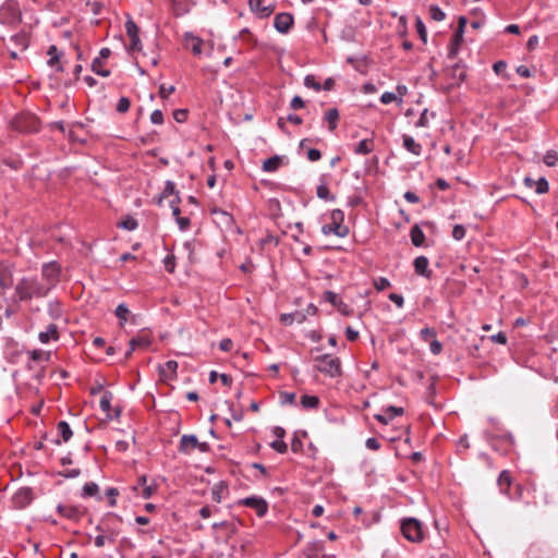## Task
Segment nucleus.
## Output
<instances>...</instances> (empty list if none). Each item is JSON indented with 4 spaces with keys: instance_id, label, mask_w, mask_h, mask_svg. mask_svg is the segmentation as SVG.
<instances>
[{
    "instance_id": "49530a36",
    "label": "nucleus",
    "mask_w": 558,
    "mask_h": 558,
    "mask_svg": "<svg viewBox=\"0 0 558 558\" xmlns=\"http://www.w3.org/2000/svg\"><path fill=\"white\" fill-rule=\"evenodd\" d=\"M429 15L436 22L444 21L446 19V13L436 4H432L429 7Z\"/></svg>"
},
{
    "instance_id": "ea45409f",
    "label": "nucleus",
    "mask_w": 558,
    "mask_h": 558,
    "mask_svg": "<svg viewBox=\"0 0 558 558\" xmlns=\"http://www.w3.org/2000/svg\"><path fill=\"white\" fill-rule=\"evenodd\" d=\"M435 112H429L428 109H424L415 123L416 128H426L429 124V118H435Z\"/></svg>"
},
{
    "instance_id": "680f3d73",
    "label": "nucleus",
    "mask_w": 558,
    "mask_h": 558,
    "mask_svg": "<svg viewBox=\"0 0 558 558\" xmlns=\"http://www.w3.org/2000/svg\"><path fill=\"white\" fill-rule=\"evenodd\" d=\"M452 236L457 241L462 240L465 236V229L462 225H456L452 229Z\"/></svg>"
},
{
    "instance_id": "603ef678",
    "label": "nucleus",
    "mask_w": 558,
    "mask_h": 558,
    "mask_svg": "<svg viewBox=\"0 0 558 558\" xmlns=\"http://www.w3.org/2000/svg\"><path fill=\"white\" fill-rule=\"evenodd\" d=\"M304 85L307 88H313L316 92H319L322 89V85L316 81L315 76L312 74H308L304 77Z\"/></svg>"
},
{
    "instance_id": "4be33fe9",
    "label": "nucleus",
    "mask_w": 558,
    "mask_h": 558,
    "mask_svg": "<svg viewBox=\"0 0 558 558\" xmlns=\"http://www.w3.org/2000/svg\"><path fill=\"white\" fill-rule=\"evenodd\" d=\"M306 320V314L303 311H295L293 313L282 314L280 316L281 324L290 326L293 323L302 324Z\"/></svg>"
},
{
    "instance_id": "bb28decb",
    "label": "nucleus",
    "mask_w": 558,
    "mask_h": 558,
    "mask_svg": "<svg viewBox=\"0 0 558 558\" xmlns=\"http://www.w3.org/2000/svg\"><path fill=\"white\" fill-rule=\"evenodd\" d=\"M402 140H403V146L408 151H410L411 154H413L415 156H420L422 154V145L416 143L412 136L404 134L402 136Z\"/></svg>"
},
{
    "instance_id": "7ed1b4c3",
    "label": "nucleus",
    "mask_w": 558,
    "mask_h": 558,
    "mask_svg": "<svg viewBox=\"0 0 558 558\" xmlns=\"http://www.w3.org/2000/svg\"><path fill=\"white\" fill-rule=\"evenodd\" d=\"M22 22V12L16 0H5L0 5V24L15 28Z\"/></svg>"
},
{
    "instance_id": "4d7b16f0",
    "label": "nucleus",
    "mask_w": 558,
    "mask_h": 558,
    "mask_svg": "<svg viewBox=\"0 0 558 558\" xmlns=\"http://www.w3.org/2000/svg\"><path fill=\"white\" fill-rule=\"evenodd\" d=\"M119 495V490L116 487H109L106 490V496L109 499V506L114 507L117 505V496Z\"/></svg>"
},
{
    "instance_id": "79ce46f5",
    "label": "nucleus",
    "mask_w": 558,
    "mask_h": 558,
    "mask_svg": "<svg viewBox=\"0 0 558 558\" xmlns=\"http://www.w3.org/2000/svg\"><path fill=\"white\" fill-rule=\"evenodd\" d=\"M28 355L34 362L49 361L50 359V352H44L40 349L28 351Z\"/></svg>"
},
{
    "instance_id": "0e129e2a",
    "label": "nucleus",
    "mask_w": 558,
    "mask_h": 558,
    "mask_svg": "<svg viewBox=\"0 0 558 558\" xmlns=\"http://www.w3.org/2000/svg\"><path fill=\"white\" fill-rule=\"evenodd\" d=\"M420 336L424 341H427L429 338H436L437 332L434 328L426 327L421 329Z\"/></svg>"
},
{
    "instance_id": "f03ea898",
    "label": "nucleus",
    "mask_w": 558,
    "mask_h": 558,
    "mask_svg": "<svg viewBox=\"0 0 558 558\" xmlns=\"http://www.w3.org/2000/svg\"><path fill=\"white\" fill-rule=\"evenodd\" d=\"M122 518L114 512L106 513L96 525V531L107 535L110 544H113L121 533Z\"/></svg>"
},
{
    "instance_id": "39448f33",
    "label": "nucleus",
    "mask_w": 558,
    "mask_h": 558,
    "mask_svg": "<svg viewBox=\"0 0 558 558\" xmlns=\"http://www.w3.org/2000/svg\"><path fill=\"white\" fill-rule=\"evenodd\" d=\"M330 223L322 227L325 235L332 233L339 238H345L349 234V227L343 225L344 213L341 209H333L330 213Z\"/></svg>"
},
{
    "instance_id": "9d476101",
    "label": "nucleus",
    "mask_w": 558,
    "mask_h": 558,
    "mask_svg": "<svg viewBox=\"0 0 558 558\" xmlns=\"http://www.w3.org/2000/svg\"><path fill=\"white\" fill-rule=\"evenodd\" d=\"M294 24V17L289 12L276 14L274 19V27L280 34H288Z\"/></svg>"
},
{
    "instance_id": "e2e57ef3",
    "label": "nucleus",
    "mask_w": 558,
    "mask_h": 558,
    "mask_svg": "<svg viewBox=\"0 0 558 558\" xmlns=\"http://www.w3.org/2000/svg\"><path fill=\"white\" fill-rule=\"evenodd\" d=\"M150 122L153 124H158V125L162 124L163 123V113H162V111L159 110V109L154 110L151 112V114H150Z\"/></svg>"
},
{
    "instance_id": "f3484780",
    "label": "nucleus",
    "mask_w": 558,
    "mask_h": 558,
    "mask_svg": "<svg viewBox=\"0 0 558 558\" xmlns=\"http://www.w3.org/2000/svg\"><path fill=\"white\" fill-rule=\"evenodd\" d=\"M428 265L429 260L426 256H417L413 262L415 274L426 279H430L433 277V271L428 269Z\"/></svg>"
},
{
    "instance_id": "393cba45",
    "label": "nucleus",
    "mask_w": 558,
    "mask_h": 558,
    "mask_svg": "<svg viewBox=\"0 0 558 558\" xmlns=\"http://www.w3.org/2000/svg\"><path fill=\"white\" fill-rule=\"evenodd\" d=\"M214 530L223 529L226 531L227 538H230L232 535L238 533L239 530V523L233 521H222V522H216L213 524Z\"/></svg>"
},
{
    "instance_id": "c9c22d12",
    "label": "nucleus",
    "mask_w": 558,
    "mask_h": 558,
    "mask_svg": "<svg viewBox=\"0 0 558 558\" xmlns=\"http://www.w3.org/2000/svg\"><path fill=\"white\" fill-rule=\"evenodd\" d=\"M112 392L106 390L102 392V396L100 398V401H99V407L101 409V411L106 412L107 413V416L109 418H111L109 416V411L111 409V400H112Z\"/></svg>"
},
{
    "instance_id": "412c9836",
    "label": "nucleus",
    "mask_w": 558,
    "mask_h": 558,
    "mask_svg": "<svg viewBox=\"0 0 558 558\" xmlns=\"http://www.w3.org/2000/svg\"><path fill=\"white\" fill-rule=\"evenodd\" d=\"M198 439L195 435H183L180 439L179 451L182 453H190L191 450L196 449Z\"/></svg>"
},
{
    "instance_id": "473e14b6",
    "label": "nucleus",
    "mask_w": 558,
    "mask_h": 558,
    "mask_svg": "<svg viewBox=\"0 0 558 558\" xmlns=\"http://www.w3.org/2000/svg\"><path fill=\"white\" fill-rule=\"evenodd\" d=\"M57 428L64 442H68L72 438L73 432L66 421H60Z\"/></svg>"
},
{
    "instance_id": "7c9ffc66",
    "label": "nucleus",
    "mask_w": 558,
    "mask_h": 558,
    "mask_svg": "<svg viewBox=\"0 0 558 558\" xmlns=\"http://www.w3.org/2000/svg\"><path fill=\"white\" fill-rule=\"evenodd\" d=\"M497 484L499 486V489L504 494H508V488L511 485V476L507 470H504L497 480Z\"/></svg>"
},
{
    "instance_id": "e433bc0d",
    "label": "nucleus",
    "mask_w": 558,
    "mask_h": 558,
    "mask_svg": "<svg viewBox=\"0 0 558 558\" xmlns=\"http://www.w3.org/2000/svg\"><path fill=\"white\" fill-rule=\"evenodd\" d=\"M373 150L372 140H362L354 148V153L357 155H367Z\"/></svg>"
},
{
    "instance_id": "a19ab883",
    "label": "nucleus",
    "mask_w": 558,
    "mask_h": 558,
    "mask_svg": "<svg viewBox=\"0 0 558 558\" xmlns=\"http://www.w3.org/2000/svg\"><path fill=\"white\" fill-rule=\"evenodd\" d=\"M47 311L50 317L53 319H58L62 316L61 305L58 301L49 302Z\"/></svg>"
},
{
    "instance_id": "f257e3e1",
    "label": "nucleus",
    "mask_w": 558,
    "mask_h": 558,
    "mask_svg": "<svg viewBox=\"0 0 558 558\" xmlns=\"http://www.w3.org/2000/svg\"><path fill=\"white\" fill-rule=\"evenodd\" d=\"M15 292L20 301H28L33 298H45L49 293V288L37 277H23L15 286Z\"/></svg>"
},
{
    "instance_id": "6e6552de",
    "label": "nucleus",
    "mask_w": 558,
    "mask_h": 558,
    "mask_svg": "<svg viewBox=\"0 0 558 558\" xmlns=\"http://www.w3.org/2000/svg\"><path fill=\"white\" fill-rule=\"evenodd\" d=\"M34 500V493L31 487L19 488L11 498V504L14 509H25Z\"/></svg>"
},
{
    "instance_id": "f8f14e48",
    "label": "nucleus",
    "mask_w": 558,
    "mask_h": 558,
    "mask_svg": "<svg viewBox=\"0 0 558 558\" xmlns=\"http://www.w3.org/2000/svg\"><path fill=\"white\" fill-rule=\"evenodd\" d=\"M324 299L329 302L330 304H332V306H335L338 312L344 316H350L353 314V310L352 307L344 303L339 296L337 293L332 292V291H325L324 293Z\"/></svg>"
},
{
    "instance_id": "2eb2a0df",
    "label": "nucleus",
    "mask_w": 558,
    "mask_h": 558,
    "mask_svg": "<svg viewBox=\"0 0 558 558\" xmlns=\"http://www.w3.org/2000/svg\"><path fill=\"white\" fill-rule=\"evenodd\" d=\"M178 362L174 360H169L165 364L158 365V372L160 378L163 381L172 380L177 377Z\"/></svg>"
},
{
    "instance_id": "338daca9",
    "label": "nucleus",
    "mask_w": 558,
    "mask_h": 558,
    "mask_svg": "<svg viewBox=\"0 0 558 558\" xmlns=\"http://www.w3.org/2000/svg\"><path fill=\"white\" fill-rule=\"evenodd\" d=\"M395 100H397V95L395 93H392V92H385L380 96V102L384 104V105H389V104H391Z\"/></svg>"
},
{
    "instance_id": "0eeeda50",
    "label": "nucleus",
    "mask_w": 558,
    "mask_h": 558,
    "mask_svg": "<svg viewBox=\"0 0 558 558\" xmlns=\"http://www.w3.org/2000/svg\"><path fill=\"white\" fill-rule=\"evenodd\" d=\"M60 275L61 266L56 260L45 263L41 266V276L47 281V283L44 284L49 288V291L58 284Z\"/></svg>"
},
{
    "instance_id": "a18cd8bd",
    "label": "nucleus",
    "mask_w": 558,
    "mask_h": 558,
    "mask_svg": "<svg viewBox=\"0 0 558 558\" xmlns=\"http://www.w3.org/2000/svg\"><path fill=\"white\" fill-rule=\"evenodd\" d=\"M137 226H138L137 220L131 216H128L125 219L118 222L119 228H122V229H125L129 231L135 230L137 228Z\"/></svg>"
},
{
    "instance_id": "72a5a7b5",
    "label": "nucleus",
    "mask_w": 558,
    "mask_h": 558,
    "mask_svg": "<svg viewBox=\"0 0 558 558\" xmlns=\"http://www.w3.org/2000/svg\"><path fill=\"white\" fill-rule=\"evenodd\" d=\"M226 492H228V486L225 482H219L211 489V499L216 502H220Z\"/></svg>"
},
{
    "instance_id": "3c124183",
    "label": "nucleus",
    "mask_w": 558,
    "mask_h": 558,
    "mask_svg": "<svg viewBox=\"0 0 558 558\" xmlns=\"http://www.w3.org/2000/svg\"><path fill=\"white\" fill-rule=\"evenodd\" d=\"M161 194L167 198L169 196H174L175 194H179V191L175 189L174 182L171 180L166 181L163 191Z\"/></svg>"
},
{
    "instance_id": "c756f323",
    "label": "nucleus",
    "mask_w": 558,
    "mask_h": 558,
    "mask_svg": "<svg viewBox=\"0 0 558 558\" xmlns=\"http://www.w3.org/2000/svg\"><path fill=\"white\" fill-rule=\"evenodd\" d=\"M325 120L328 122V128L330 131H335L338 126L339 120V111L337 108H331L326 111Z\"/></svg>"
},
{
    "instance_id": "a878e982",
    "label": "nucleus",
    "mask_w": 558,
    "mask_h": 558,
    "mask_svg": "<svg viewBox=\"0 0 558 558\" xmlns=\"http://www.w3.org/2000/svg\"><path fill=\"white\" fill-rule=\"evenodd\" d=\"M411 242L414 246L421 247L425 242V234L421 227L416 223L410 230Z\"/></svg>"
},
{
    "instance_id": "b1692460",
    "label": "nucleus",
    "mask_w": 558,
    "mask_h": 558,
    "mask_svg": "<svg viewBox=\"0 0 558 558\" xmlns=\"http://www.w3.org/2000/svg\"><path fill=\"white\" fill-rule=\"evenodd\" d=\"M449 75L456 81V85H460L466 80V70L464 65L457 62L449 69Z\"/></svg>"
},
{
    "instance_id": "20e7f679",
    "label": "nucleus",
    "mask_w": 558,
    "mask_h": 558,
    "mask_svg": "<svg viewBox=\"0 0 558 558\" xmlns=\"http://www.w3.org/2000/svg\"><path fill=\"white\" fill-rule=\"evenodd\" d=\"M401 533L411 543H422L425 539L423 524L416 518H403L400 522Z\"/></svg>"
},
{
    "instance_id": "58836bf2",
    "label": "nucleus",
    "mask_w": 558,
    "mask_h": 558,
    "mask_svg": "<svg viewBox=\"0 0 558 558\" xmlns=\"http://www.w3.org/2000/svg\"><path fill=\"white\" fill-rule=\"evenodd\" d=\"M317 197L324 201H330L333 202L336 197L330 194L329 189L327 187L326 183H322L316 189Z\"/></svg>"
},
{
    "instance_id": "c85d7f7f",
    "label": "nucleus",
    "mask_w": 558,
    "mask_h": 558,
    "mask_svg": "<svg viewBox=\"0 0 558 558\" xmlns=\"http://www.w3.org/2000/svg\"><path fill=\"white\" fill-rule=\"evenodd\" d=\"M81 496L83 498L97 497L99 500L101 499V496L99 495V486L94 482L86 483L83 486Z\"/></svg>"
},
{
    "instance_id": "aec40b11",
    "label": "nucleus",
    "mask_w": 558,
    "mask_h": 558,
    "mask_svg": "<svg viewBox=\"0 0 558 558\" xmlns=\"http://www.w3.org/2000/svg\"><path fill=\"white\" fill-rule=\"evenodd\" d=\"M151 344V336L148 332H141L130 340L131 351L146 349Z\"/></svg>"
},
{
    "instance_id": "774afa93",
    "label": "nucleus",
    "mask_w": 558,
    "mask_h": 558,
    "mask_svg": "<svg viewBox=\"0 0 558 558\" xmlns=\"http://www.w3.org/2000/svg\"><path fill=\"white\" fill-rule=\"evenodd\" d=\"M305 106V101L300 96H294L291 99L290 108L292 110H299L302 109Z\"/></svg>"
},
{
    "instance_id": "f704fd0d",
    "label": "nucleus",
    "mask_w": 558,
    "mask_h": 558,
    "mask_svg": "<svg viewBox=\"0 0 558 558\" xmlns=\"http://www.w3.org/2000/svg\"><path fill=\"white\" fill-rule=\"evenodd\" d=\"M114 314L120 320V326H124L131 313L125 303H120L116 307Z\"/></svg>"
},
{
    "instance_id": "a211bd4d",
    "label": "nucleus",
    "mask_w": 558,
    "mask_h": 558,
    "mask_svg": "<svg viewBox=\"0 0 558 558\" xmlns=\"http://www.w3.org/2000/svg\"><path fill=\"white\" fill-rule=\"evenodd\" d=\"M523 182L526 187L534 189L536 194H545L549 190V184L545 177H542L538 180L525 177Z\"/></svg>"
},
{
    "instance_id": "4c0bfd02",
    "label": "nucleus",
    "mask_w": 558,
    "mask_h": 558,
    "mask_svg": "<svg viewBox=\"0 0 558 558\" xmlns=\"http://www.w3.org/2000/svg\"><path fill=\"white\" fill-rule=\"evenodd\" d=\"M301 405L304 409H316L319 405V399L316 396L304 395L301 397Z\"/></svg>"
},
{
    "instance_id": "de8ad7c7",
    "label": "nucleus",
    "mask_w": 558,
    "mask_h": 558,
    "mask_svg": "<svg viewBox=\"0 0 558 558\" xmlns=\"http://www.w3.org/2000/svg\"><path fill=\"white\" fill-rule=\"evenodd\" d=\"M544 163L548 167H554L557 165L558 162V154L556 150H547L545 156H544V159H543Z\"/></svg>"
},
{
    "instance_id": "4468645a",
    "label": "nucleus",
    "mask_w": 558,
    "mask_h": 558,
    "mask_svg": "<svg viewBox=\"0 0 558 558\" xmlns=\"http://www.w3.org/2000/svg\"><path fill=\"white\" fill-rule=\"evenodd\" d=\"M404 409L396 405H388L383 409V413L375 414L374 418L384 425H388L396 416H401Z\"/></svg>"
},
{
    "instance_id": "1a4fd4ad",
    "label": "nucleus",
    "mask_w": 558,
    "mask_h": 558,
    "mask_svg": "<svg viewBox=\"0 0 558 558\" xmlns=\"http://www.w3.org/2000/svg\"><path fill=\"white\" fill-rule=\"evenodd\" d=\"M125 32L131 39L130 49L133 51H141L143 46L140 39V28L131 16L125 22Z\"/></svg>"
},
{
    "instance_id": "cd10ccee",
    "label": "nucleus",
    "mask_w": 558,
    "mask_h": 558,
    "mask_svg": "<svg viewBox=\"0 0 558 558\" xmlns=\"http://www.w3.org/2000/svg\"><path fill=\"white\" fill-rule=\"evenodd\" d=\"M281 160H282V157L278 156V155L267 158L263 162V166H262L263 171H265V172L277 171L281 165Z\"/></svg>"
},
{
    "instance_id": "37998d69",
    "label": "nucleus",
    "mask_w": 558,
    "mask_h": 558,
    "mask_svg": "<svg viewBox=\"0 0 558 558\" xmlns=\"http://www.w3.org/2000/svg\"><path fill=\"white\" fill-rule=\"evenodd\" d=\"M238 38H243L248 44L257 45V38L251 33V31L247 27H244L239 32L236 36H234V39Z\"/></svg>"
},
{
    "instance_id": "dca6fc26",
    "label": "nucleus",
    "mask_w": 558,
    "mask_h": 558,
    "mask_svg": "<svg viewBox=\"0 0 558 558\" xmlns=\"http://www.w3.org/2000/svg\"><path fill=\"white\" fill-rule=\"evenodd\" d=\"M57 512L69 519V520H72V521H78L82 515H83V511L80 509V507L77 506H73V505H58L57 506Z\"/></svg>"
},
{
    "instance_id": "864d4df0",
    "label": "nucleus",
    "mask_w": 558,
    "mask_h": 558,
    "mask_svg": "<svg viewBox=\"0 0 558 558\" xmlns=\"http://www.w3.org/2000/svg\"><path fill=\"white\" fill-rule=\"evenodd\" d=\"M303 449V442L299 436V430L294 432L292 440H291V450L294 453L301 452Z\"/></svg>"
},
{
    "instance_id": "2f4dec72",
    "label": "nucleus",
    "mask_w": 558,
    "mask_h": 558,
    "mask_svg": "<svg viewBox=\"0 0 558 558\" xmlns=\"http://www.w3.org/2000/svg\"><path fill=\"white\" fill-rule=\"evenodd\" d=\"M10 40L16 47H20L21 50H25L28 47V45H29V40H28L27 34L24 33V32H21V33L12 35Z\"/></svg>"
},
{
    "instance_id": "8fccbe9b",
    "label": "nucleus",
    "mask_w": 558,
    "mask_h": 558,
    "mask_svg": "<svg viewBox=\"0 0 558 558\" xmlns=\"http://www.w3.org/2000/svg\"><path fill=\"white\" fill-rule=\"evenodd\" d=\"M415 26H416V31H417L420 38L422 39L423 43H426L427 41V31H426V27L420 16H417L415 20Z\"/></svg>"
},
{
    "instance_id": "6ab92c4d",
    "label": "nucleus",
    "mask_w": 558,
    "mask_h": 558,
    "mask_svg": "<svg viewBox=\"0 0 558 558\" xmlns=\"http://www.w3.org/2000/svg\"><path fill=\"white\" fill-rule=\"evenodd\" d=\"M462 41H463L462 31L456 29V32L451 38V41L449 44V49H448V53H447L448 59L453 60L458 56Z\"/></svg>"
},
{
    "instance_id": "052dcab7",
    "label": "nucleus",
    "mask_w": 558,
    "mask_h": 558,
    "mask_svg": "<svg viewBox=\"0 0 558 558\" xmlns=\"http://www.w3.org/2000/svg\"><path fill=\"white\" fill-rule=\"evenodd\" d=\"M279 397H280L281 404H293L295 401L294 392L282 391V392H280Z\"/></svg>"
},
{
    "instance_id": "9b49d317",
    "label": "nucleus",
    "mask_w": 558,
    "mask_h": 558,
    "mask_svg": "<svg viewBox=\"0 0 558 558\" xmlns=\"http://www.w3.org/2000/svg\"><path fill=\"white\" fill-rule=\"evenodd\" d=\"M316 369L329 377H338L342 375L341 361L339 357L330 356L324 365H317Z\"/></svg>"
},
{
    "instance_id": "13d9d810",
    "label": "nucleus",
    "mask_w": 558,
    "mask_h": 558,
    "mask_svg": "<svg viewBox=\"0 0 558 558\" xmlns=\"http://www.w3.org/2000/svg\"><path fill=\"white\" fill-rule=\"evenodd\" d=\"M374 287L377 291H384L390 287V281L385 277H379L374 280Z\"/></svg>"
},
{
    "instance_id": "ddd939ff",
    "label": "nucleus",
    "mask_w": 558,
    "mask_h": 558,
    "mask_svg": "<svg viewBox=\"0 0 558 558\" xmlns=\"http://www.w3.org/2000/svg\"><path fill=\"white\" fill-rule=\"evenodd\" d=\"M241 502L243 505H245L246 507H250V508L254 509L256 514L259 518L265 517L267 511H268V504L262 497L250 496V497H246V498L242 499Z\"/></svg>"
},
{
    "instance_id": "69168bd1",
    "label": "nucleus",
    "mask_w": 558,
    "mask_h": 558,
    "mask_svg": "<svg viewBox=\"0 0 558 558\" xmlns=\"http://www.w3.org/2000/svg\"><path fill=\"white\" fill-rule=\"evenodd\" d=\"M433 340L430 341V344H429V350L430 352L434 354V355H438L441 350H442V344L439 340H437L436 338H432Z\"/></svg>"
},
{
    "instance_id": "6e6d98bb",
    "label": "nucleus",
    "mask_w": 558,
    "mask_h": 558,
    "mask_svg": "<svg viewBox=\"0 0 558 558\" xmlns=\"http://www.w3.org/2000/svg\"><path fill=\"white\" fill-rule=\"evenodd\" d=\"M130 106H131L130 99L128 97L123 96L118 100L116 109L118 112L124 113L130 109Z\"/></svg>"
},
{
    "instance_id": "bf43d9fd",
    "label": "nucleus",
    "mask_w": 558,
    "mask_h": 558,
    "mask_svg": "<svg viewBox=\"0 0 558 558\" xmlns=\"http://www.w3.org/2000/svg\"><path fill=\"white\" fill-rule=\"evenodd\" d=\"M189 111L186 109H175L173 111V119L178 123H183L187 120Z\"/></svg>"
},
{
    "instance_id": "5701e85b",
    "label": "nucleus",
    "mask_w": 558,
    "mask_h": 558,
    "mask_svg": "<svg viewBox=\"0 0 558 558\" xmlns=\"http://www.w3.org/2000/svg\"><path fill=\"white\" fill-rule=\"evenodd\" d=\"M59 339V330L56 324H49L45 331H40L38 340L41 343H48L50 340L57 341Z\"/></svg>"
},
{
    "instance_id": "c03bdc74",
    "label": "nucleus",
    "mask_w": 558,
    "mask_h": 558,
    "mask_svg": "<svg viewBox=\"0 0 558 558\" xmlns=\"http://www.w3.org/2000/svg\"><path fill=\"white\" fill-rule=\"evenodd\" d=\"M101 60L100 58H95L92 62V71L97 75L102 77H108L110 75V71L106 69H101Z\"/></svg>"
},
{
    "instance_id": "5fc2aeb1",
    "label": "nucleus",
    "mask_w": 558,
    "mask_h": 558,
    "mask_svg": "<svg viewBox=\"0 0 558 558\" xmlns=\"http://www.w3.org/2000/svg\"><path fill=\"white\" fill-rule=\"evenodd\" d=\"M270 447L278 453H286L288 450V445L283 441V439H275L270 442Z\"/></svg>"
},
{
    "instance_id": "09e8293b",
    "label": "nucleus",
    "mask_w": 558,
    "mask_h": 558,
    "mask_svg": "<svg viewBox=\"0 0 558 558\" xmlns=\"http://www.w3.org/2000/svg\"><path fill=\"white\" fill-rule=\"evenodd\" d=\"M264 0H248L250 10L260 19L262 10H264Z\"/></svg>"
},
{
    "instance_id": "423d86ee",
    "label": "nucleus",
    "mask_w": 558,
    "mask_h": 558,
    "mask_svg": "<svg viewBox=\"0 0 558 558\" xmlns=\"http://www.w3.org/2000/svg\"><path fill=\"white\" fill-rule=\"evenodd\" d=\"M12 126L21 133H35L39 130V120L31 112H22L14 117Z\"/></svg>"
}]
</instances>
